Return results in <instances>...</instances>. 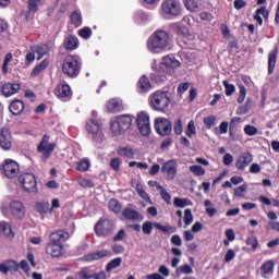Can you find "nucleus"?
<instances>
[{
    "mask_svg": "<svg viewBox=\"0 0 279 279\" xmlns=\"http://www.w3.org/2000/svg\"><path fill=\"white\" fill-rule=\"evenodd\" d=\"M70 238V233L64 230L51 233L50 243L46 247V253L52 257H60L64 251L63 242H66Z\"/></svg>",
    "mask_w": 279,
    "mask_h": 279,
    "instance_id": "f257e3e1",
    "label": "nucleus"
},
{
    "mask_svg": "<svg viewBox=\"0 0 279 279\" xmlns=\"http://www.w3.org/2000/svg\"><path fill=\"white\" fill-rule=\"evenodd\" d=\"M147 49L153 53H161L170 48V36L165 31L155 32L147 40Z\"/></svg>",
    "mask_w": 279,
    "mask_h": 279,
    "instance_id": "f03ea898",
    "label": "nucleus"
},
{
    "mask_svg": "<svg viewBox=\"0 0 279 279\" xmlns=\"http://www.w3.org/2000/svg\"><path fill=\"white\" fill-rule=\"evenodd\" d=\"M83 66L82 58L75 54H68L63 59L61 71L70 78H75L81 74Z\"/></svg>",
    "mask_w": 279,
    "mask_h": 279,
    "instance_id": "7ed1b4c3",
    "label": "nucleus"
},
{
    "mask_svg": "<svg viewBox=\"0 0 279 279\" xmlns=\"http://www.w3.org/2000/svg\"><path fill=\"white\" fill-rule=\"evenodd\" d=\"M133 116L121 114L110 121V131L113 136H121L128 132L133 125Z\"/></svg>",
    "mask_w": 279,
    "mask_h": 279,
    "instance_id": "20e7f679",
    "label": "nucleus"
},
{
    "mask_svg": "<svg viewBox=\"0 0 279 279\" xmlns=\"http://www.w3.org/2000/svg\"><path fill=\"white\" fill-rule=\"evenodd\" d=\"M116 225L113 220L100 218L94 226V232L99 238H108L113 235Z\"/></svg>",
    "mask_w": 279,
    "mask_h": 279,
    "instance_id": "39448f33",
    "label": "nucleus"
},
{
    "mask_svg": "<svg viewBox=\"0 0 279 279\" xmlns=\"http://www.w3.org/2000/svg\"><path fill=\"white\" fill-rule=\"evenodd\" d=\"M170 104V98L168 97L167 92H155L149 97V106L153 110H157L158 112H162L166 110Z\"/></svg>",
    "mask_w": 279,
    "mask_h": 279,
    "instance_id": "423d86ee",
    "label": "nucleus"
},
{
    "mask_svg": "<svg viewBox=\"0 0 279 279\" xmlns=\"http://www.w3.org/2000/svg\"><path fill=\"white\" fill-rule=\"evenodd\" d=\"M50 135L45 134L37 146V153L41 155V160L47 162L51 158L54 149L57 148V143H49Z\"/></svg>",
    "mask_w": 279,
    "mask_h": 279,
    "instance_id": "0eeeda50",
    "label": "nucleus"
},
{
    "mask_svg": "<svg viewBox=\"0 0 279 279\" xmlns=\"http://www.w3.org/2000/svg\"><path fill=\"white\" fill-rule=\"evenodd\" d=\"M19 183L26 193L36 194L38 192L37 179L34 173L25 172L20 174Z\"/></svg>",
    "mask_w": 279,
    "mask_h": 279,
    "instance_id": "6e6552de",
    "label": "nucleus"
},
{
    "mask_svg": "<svg viewBox=\"0 0 279 279\" xmlns=\"http://www.w3.org/2000/svg\"><path fill=\"white\" fill-rule=\"evenodd\" d=\"M171 29L177 35V41L181 47L190 45L195 39V36L189 32L186 26L171 24Z\"/></svg>",
    "mask_w": 279,
    "mask_h": 279,
    "instance_id": "1a4fd4ad",
    "label": "nucleus"
},
{
    "mask_svg": "<svg viewBox=\"0 0 279 279\" xmlns=\"http://www.w3.org/2000/svg\"><path fill=\"white\" fill-rule=\"evenodd\" d=\"M161 11L166 16L175 19L182 15V5L180 0H163L161 2Z\"/></svg>",
    "mask_w": 279,
    "mask_h": 279,
    "instance_id": "9d476101",
    "label": "nucleus"
},
{
    "mask_svg": "<svg viewBox=\"0 0 279 279\" xmlns=\"http://www.w3.org/2000/svg\"><path fill=\"white\" fill-rule=\"evenodd\" d=\"M86 132L92 135V138L96 143H101L105 138L102 133V126L99 121L89 119L86 121Z\"/></svg>",
    "mask_w": 279,
    "mask_h": 279,
    "instance_id": "9b49d317",
    "label": "nucleus"
},
{
    "mask_svg": "<svg viewBox=\"0 0 279 279\" xmlns=\"http://www.w3.org/2000/svg\"><path fill=\"white\" fill-rule=\"evenodd\" d=\"M1 171L7 179H15L20 172V165L13 159H5L1 166Z\"/></svg>",
    "mask_w": 279,
    "mask_h": 279,
    "instance_id": "f8f14e48",
    "label": "nucleus"
},
{
    "mask_svg": "<svg viewBox=\"0 0 279 279\" xmlns=\"http://www.w3.org/2000/svg\"><path fill=\"white\" fill-rule=\"evenodd\" d=\"M136 124L142 136L148 137L151 134V125L149 123V116L142 111L137 113Z\"/></svg>",
    "mask_w": 279,
    "mask_h": 279,
    "instance_id": "ddd939ff",
    "label": "nucleus"
},
{
    "mask_svg": "<svg viewBox=\"0 0 279 279\" xmlns=\"http://www.w3.org/2000/svg\"><path fill=\"white\" fill-rule=\"evenodd\" d=\"M155 131L159 136H162V137L170 136V134L172 133V124L170 120L166 118L156 119Z\"/></svg>",
    "mask_w": 279,
    "mask_h": 279,
    "instance_id": "4468645a",
    "label": "nucleus"
},
{
    "mask_svg": "<svg viewBox=\"0 0 279 279\" xmlns=\"http://www.w3.org/2000/svg\"><path fill=\"white\" fill-rule=\"evenodd\" d=\"M180 66V62L175 60L173 56H166L162 58V62L159 64L160 71L166 74H173L174 70Z\"/></svg>",
    "mask_w": 279,
    "mask_h": 279,
    "instance_id": "2eb2a0df",
    "label": "nucleus"
},
{
    "mask_svg": "<svg viewBox=\"0 0 279 279\" xmlns=\"http://www.w3.org/2000/svg\"><path fill=\"white\" fill-rule=\"evenodd\" d=\"M161 173L166 180L172 181L178 173V162L174 159L167 160L161 167Z\"/></svg>",
    "mask_w": 279,
    "mask_h": 279,
    "instance_id": "dca6fc26",
    "label": "nucleus"
},
{
    "mask_svg": "<svg viewBox=\"0 0 279 279\" xmlns=\"http://www.w3.org/2000/svg\"><path fill=\"white\" fill-rule=\"evenodd\" d=\"M9 210L12 217L16 220H23L26 215V207L21 201H11L9 205Z\"/></svg>",
    "mask_w": 279,
    "mask_h": 279,
    "instance_id": "f3484780",
    "label": "nucleus"
},
{
    "mask_svg": "<svg viewBox=\"0 0 279 279\" xmlns=\"http://www.w3.org/2000/svg\"><path fill=\"white\" fill-rule=\"evenodd\" d=\"M106 110L109 114H118L125 110L123 100L120 98H111L106 102Z\"/></svg>",
    "mask_w": 279,
    "mask_h": 279,
    "instance_id": "a211bd4d",
    "label": "nucleus"
},
{
    "mask_svg": "<svg viewBox=\"0 0 279 279\" xmlns=\"http://www.w3.org/2000/svg\"><path fill=\"white\" fill-rule=\"evenodd\" d=\"M0 147L4 151H9L12 148V136L10 129L7 126H3L0 131Z\"/></svg>",
    "mask_w": 279,
    "mask_h": 279,
    "instance_id": "6ab92c4d",
    "label": "nucleus"
},
{
    "mask_svg": "<svg viewBox=\"0 0 279 279\" xmlns=\"http://www.w3.org/2000/svg\"><path fill=\"white\" fill-rule=\"evenodd\" d=\"M54 94L58 98L70 100L72 98V89L69 84H59L54 89Z\"/></svg>",
    "mask_w": 279,
    "mask_h": 279,
    "instance_id": "aec40b11",
    "label": "nucleus"
},
{
    "mask_svg": "<svg viewBox=\"0 0 279 279\" xmlns=\"http://www.w3.org/2000/svg\"><path fill=\"white\" fill-rule=\"evenodd\" d=\"M263 19L265 22H268L269 20V11L265 5L257 8L255 14H253V20H255L258 26H263Z\"/></svg>",
    "mask_w": 279,
    "mask_h": 279,
    "instance_id": "412c9836",
    "label": "nucleus"
},
{
    "mask_svg": "<svg viewBox=\"0 0 279 279\" xmlns=\"http://www.w3.org/2000/svg\"><path fill=\"white\" fill-rule=\"evenodd\" d=\"M253 155L251 153H244L242 154V156H240V158H238L236 161V169L240 171L245 170V168H247L252 162H253Z\"/></svg>",
    "mask_w": 279,
    "mask_h": 279,
    "instance_id": "4be33fe9",
    "label": "nucleus"
},
{
    "mask_svg": "<svg viewBox=\"0 0 279 279\" xmlns=\"http://www.w3.org/2000/svg\"><path fill=\"white\" fill-rule=\"evenodd\" d=\"M278 52H279V48H278V46H275V48L268 53L267 64H268V74L269 75L274 74L277 59H278Z\"/></svg>",
    "mask_w": 279,
    "mask_h": 279,
    "instance_id": "5701e85b",
    "label": "nucleus"
},
{
    "mask_svg": "<svg viewBox=\"0 0 279 279\" xmlns=\"http://www.w3.org/2000/svg\"><path fill=\"white\" fill-rule=\"evenodd\" d=\"M19 264L15 260L9 259L0 263V272L8 275L9 271H17Z\"/></svg>",
    "mask_w": 279,
    "mask_h": 279,
    "instance_id": "b1692460",
    "label": "nucleus"
},
{
    "mask_svg": "<svg viewBox=\"0 0 279 279\" xmlns=\"http://www.w3.org/2000/svg\"><path fill=\"white\" fill-rule=\"evenodd\" d=\"M21 89V85L17 83H7L2 86L1 93L5 97H10L14 94H16Z\"/></svg>",
    "mask_w": 279,
    "mask_h": 279,
    "instance_id": "393cba45",
    "label": "nucleus"
},
{
    "mask_svg": "<svg viewBox=\"0 0 279 279\" xmlns=\"http://www.w3.org/2000/svg\"><path fill=\"white\" fill-rule=\"evenodd\" d=\"M136 88H137V92L141 94L149 92V89L151 88V82L149 81V77L146 75H143L138 80L136 84Z\"/></svg>",
    "mask_w": 279,
    "mask_h": 279,
    "instance_id": "a878e982",
    "label": "nucleus"
},
{
    "mask_svg": "<svg viewBox=\"0 0 279 279\" xmlns=\"http://www.w3.org/2000/svg\"><path fill=\"white\" fill-rule=\"evenodd\" d=\"M122 216L129 221H136L144 218L136 209H131L130 207H125L122 210Z\"/></svg>",
    "mask_w": 279,
    "mask_h": 279,
    "instance_id": "bb28decb",
    "label": "nucleus"
},
{
    "mask_svg": "<svg viewBox=\"0 0 279 279\" xmlns=\"http://www.w3.org/2000/svg\"><path fill=\"white\" fill-rule=\"evenodd\" d=\"M24 108L25 104L20 99L13 100L9 106V110L12 114H14V117L22 114V112H24Z\"/></svg>",
    "mask_w": 279,
    "mask_h": 279,
    "instance_id": "cd10ccee",
    "label": "nucleus"
},
{
    "mask_svg": "<svg viewBox=\"0 0 279 279\" xmlns=\"http://www.w3.org/2000/svg\"><path fill=\"white\" fill-rule=\"evenodd\" d=\"M112 253L108 250H102V251H97L95 253L92 254H87L84 256V259L86 262H93V260H99L104 257H108L109 255H111Z\"/></svg>",
    "mask_w": 279,
    "mask_h": 279,
    "instance_id": "c85d7f7f",
    "label": "nucleus"
},
{
    "mask_svg": "<svg viewBox=\"0 0 279 279\" xmlns=\"http://www.w3.org/2000/svg\"><path fill=\"white\" fill-rule=\"evenodd\" d=\"M78 47V39L77 37L70 35L63 40V48L65 50H75Z\"/></svg>",
    "mask_w": 279,
    "mask_h": 279,
    "instance_id": "c756f323",
    "label": "nucleus"
},
{
    "mask_svg": "<svg viewBox=\"0 0 279 279\" xmlns=\"http://www.w3.org/2000/svg\"><path fill=\"white\" fill-rule=\"evenodd\" d=\"M32 51L38 53L37 60L39 61L51 51V48L48 45L43 44L32 47Z\"/></svg>",
    "mask_w": 279,
    "mask_h": 279,
    "instance_id": "7c9ffc66",
    "label": "nucleus"
},
{
    "mask_svg": "<svg viewBox=\"0 0 279 279\" xmlns=\"http://www.w3.org/2000/svg\"><path fill=\"white\" fill-rule=\"evenodd\" d=\"M117 155L128 159H134L136 151L132 147H119L117 149Z\"/></svg>",
    "mask_w": 279,
    "mask_h": 279,
    "instance_id": "2f4dec72",
    "label": "nucleus"
},
{
    "mask_svg": "<svg viewBox=\"0 0 279 279\" xmlns=\"http://www.w3.org/2000/svg\"><path fill=\"white\" fill-rule=\"evenodd\" d=\"M108 208L111 213L118 215L122 211L123 205L118 198H110L108 202Z\"/></svg>",
    "mask_w": 279,
    "mask_h": 279,
    "instance_id": "473e14b6",
    "label": "nucleus"
},
{
    "mask_svg": "<svg viewBox=\"0 0 279 279\" xmlns=\"http://www.w3.org/2000/svg\"><path fill=\"white\" fill-rule=\"evenodd\" d=\"M96 272L92 267H84L77 272L78 279H93Z\"/></svg>",
    "mask_w": 279,
    "mask_h": 279,
    "instance_id": "72a5a7b5",
    "label": "nucleus"
},
{
    "mask_svg": "<svg viewBox=\"0 0 279 279\" xmlns=\"http://www.w3.org/2000/svg\"><path fill=\"white\" fill-rule=\"evenodd\" d=\"M90 168V161L87 158H83L75 163V170L80 172H86Z\"/></svg>",
    "mask_w": 279,
    "mask_h": 279,
    "instance_id": "f704fd0d",
    "label": "nucleus"
},
{
    "mask_svg": "<svg viewBox=\"0 0 279 279\" xmlns=\"http://www.w3.org/2000/svg\"><path fill=\"white\" fill-rule=\"evenodd\" d=\"M123 258L122 257H116L113 259H111L110 262H108V264L106 265L105 270L107 272H110L113 269H117L118 267H120L122 265Z\"/></svg>",
    "mask_w": 279,
    "mask_h": 279,
    "instance_id": "c9c22d12",
    "label": "nucleus"
},
{
    "mask_svg": "<svg viewBox=\"0 0 279 279\" xmlns=\"http://www.w3.org/2000/svg\"><path fill=\"white\" fill-rule=\"evenodd\" d=\"M45 0H28L27 1V8H28V13H37L39 11V5L43 4Z\"/></svg>",
    "mask_w": 279,
    "mask_h": 279,
    "instance_id": "e433bc0d",
    "label": "nucleus"
},
{
    "mask_svg": "<svg viewBox=\"0 0 279 279\" xmlns=\"http://www.w3.org/2000/svg\"><path fill=\"white\" fill-rule=\"evenodd\" d=\"M70 23H72V25H74L75 27L82 26L83 20L78 11H72V14H70Z\"/></svg>",
    "mask_w": 279,
    "mask_h": 279,
    "instance_id": "4c0bfd02",
    "label": "nucleus"
},
{
    "mask_svg": "<svg viewBox=\"0 0 279 279\" xmlns=\"http://www.w3.org/2000/svg\"><path fill=\"white\" fill-rule=\"evenodd\" d=\"M136 192L138 196L145 202L151 203V198H149V194H147V191L144 189V185L142 183L136 184Z\"/></svg>",
    "mask_w": 279,
    "mask_h": 279,
    "instance_id": "58836bf2",
    "label": "nucleus"
},
{
    "mask_svg": "<svg viewBox=\"0 0 279 279\" xmlns=\"http://www.w3.org/2000/svg\"><path fill=\"white\" fill-rule=\"evenodd\" d=\"M173 205L177 208H184L186 206H193V203H192V201H190V198H179V197H175L173 199Z\"/></svg>",
    "mask_w": 279,
    "mask_h": 279,
    "instance_id": "ea45409f",
    "label": "nucleus"
},
{
    "mask_svg": "<svg viewBox=\"0 0 279 279\" xmlns=\"http://www.w3.org/2000/svg\"><path fill=\"white\" fill-rule=\"evenodd\" d=\"M157 190L160 192L161 198L166 202L167 205H171V195L169 192L165 189V186L158 184Z\"/></svg>",
    "mask_w": 279,
    "mask_h": 279,
    "instance_id": "a19ab883",
    "label": "nucleus"
},
{
    "mask_svg": "<svg viewBox=\"0 0 279 279\" xmlns=\"http://www.w3.org/2000/svg\"><path fill=\"white\" fill-rule=\"evenodd\" d=\"M155 228H157L159 231L163 232L165 234H172L177 231L175 227L162 226L160 223H155Z\"/></svg>",
    "mask_w": 279,
    "mask_h": 279,
    "instance_id": "79ce46f5",
    "label": "nucleus"
},
{
    "mask_svg": "<svg viewBox=\"0 0 279 279\" xmlns=\"http://www.w3.org/2000/svg\"><path fill=\"white\" fill-rule=\"evenodd\" d=\"M154 227H156V223H153L151 221H146L142 226V231L145 235H151V232H154Z\"/></svg>",
    "mask_w": 279,
    "mask_h": 279,
    "instance_id": "37998d69",
    "label": "nucleus"
},
{
    "mask_svg": "<svg viewBox=\"0 0 279 279\" xmlns=\"http://www.w3.org/2000/svg\"><path fill=\"white\" fill-rule=\"evenodd\" d=\"M190 171L196 177H203L206 173V170L199 165H192Z\"/></svg>",
    "mask_w": 279,
    "mask_h": 279,
    "instance_id": "c03bdc74",
    "label": "nucleus"
},
{
    "mask_svg": "<svg viewBox=\"0 0 279 279\" xmlns=\"http://www.w3.org/2000/svg\"><path fill=\"white\" fill-rule=\"evenodd\" d=\"M36 208L40 214H52L50 203H37Z\"/></svg>",
    "mask_w": 279,
    "mask_h": 279,
    "instance_id": "a18cd8bd",
    "label": "nucleus"
},
{
    "mask_svg": "<svg viewBox=\"0 0 279 279\" xmlns=\"http://www.w3.org/2000/svg\"><path fill=\"white\" fill-rule=\"evenodd\" d=\"M275 268V263L271 260L265 262L262 267L260 270L264 275L270 274L274 271Z\"/></svg>",
    "mask_w": 279,
    "mask_h": 279,
    "instance_id": "49530a36",
    "label": "nucleus"
},
{
    "mask_svg": "<svg viewBox=\"0 0 279 279\" xmlns=\"http://www.w3.org/2000/svg\"><path fill=\"white\" fill-rule=\"evenodd\" d=\"M121 165H122V160L119 157H114L110 160V168L114 171V172H120L121 170Z\"/></svg>",
    "mask_w": 279,
    "mask_h": 279,
    "instance_id": "de8ad7c7",
    "label": "nucleus"
},
{
    "mask_svg": "<svg viewBox=\"0 0 279 279\" xmlns=\"http://www.w3.org/2000/svg\"><path fill=\"white\" fill-rule=\"evenodd\" d=\"M204 206L206 207V214L213 218L217 214L216 207H211L213 203L211 201H204Z\"/></svg>",
    "mask_w": 279,
    "mask_h": 279,
    "instance_id": "09e8293b",
    "label": "nucleus"
},
{
    "mask_svg": "<svg viewBox=\"0 0 279 279\" xmlns=\"http://www.w3.org/2000/svg\"><path fill=\"white\" fill-rule=\"evenodd\" d=\"M244 134H246V136H256L258 134V129L254 125H246L244 126Z\"/></svg>",
    "mask_w": 279,
    "mask_h": 279,
    "instance_id": "8fccbe9b",
    "label": "nucleus"
},
{
    "mask_svg": "<svg viewBox=\"0 0 279 279\" xmlns=\"http://www.w3.org/2000/svg\"><path fill=\"white\" fill-rule=\"evenodd\" d=\"M93 35L92 29L89 26H84L81 31H78V36L84 39H89Z\"/></svg>",
    "mask_w": 279,
    "mask_h": 279,
    "instance_id": "3c124183",
    "label": "nucleus"
},
{
    "mask_svg": "<svg viewBox=\"0 0 279 279\" xmlns=\"http://www.w3.org/2000/svg\"><path fill=\"white\" fill-rule=\"evenodd\" d=\"M228 50L231 54H235L238 53V50H239V44H238V40L235 38H233L229 45H228Z\"/></svg>",
    "mask_w": 279,
    "mask_h": 279,
    "instance_id": "603ef678",
    "label": "nucleus"
},
{
    "mask_svg": "<svg viewBox=\"0 0 279 279\" xmlns=\"http://www.w3.org/2000/svg\"><path fill=\"white\" fill-rule=\"evenodd\" d=\"M48 64H49V62H48L47 60L41 61L40 64H38V65L34 69L33 74H34V75H37V74H39L40 72L45 71V70L47 69Z\"/></svg>",
    "mask_w": 279,
    "mask_h": 279,
    "instance_id": "864d4df0",
    "label": "nucleus"
},
{
    "mask_svg": "<svg viewBox=\"0 0 279 279\" xmlns=\"http://www.w3.org/2000/svg\"><path fill=\"white\" fill-rule=\"evenodd\" d=\"M173 131H174V134L180 136L182 135V132H183V125H182V121L181 119L179 118L174 124H173Z\"/></svg>",
    "mask_w": 279,
    "mask_h": 279,
    "instance_id": "5fc2aeb1",
    "label": "nucleus"
},
{
    "mask_svg": "<svg viewBox=\"0 0 279 279\" xmlns=\"http://www.w3.org/2000/svg\"><path fill=\"white\" fill-rule=\"evenodd\" d=\"M12 232V227L7 222H0V233L10 235Z\"/></svg>",
    "mask_w": 279,
    "mask_h": 279,
    "instance_id": "6e6d98bb",
    "label": "nucleus"
},
{
    "mask_svg": "<svg viewBox=\"0 0 279 279\" xmlns=\"http://www.w3.org/2000/svg\"><path fill=\"white\" fill-rule=\"evenodd\" d=\"M196 134V128H195V123L193 120H191L189 123H187V131H186V136L189 138L192 137V135H195Z\"/></svg>",
    "mask_w": 279,
    "mask_h": 279,
    "instance_id": "4d7b16f0",
    "label": "nucleus"
},
{
    "mask_svg": "<svg viewBox=\"0 0 279 279\" xmlns=\"http://www.w3.org/2000/svg\"><path fill=\"white\" fill-rule=\"evenodd\" d=\"M184 5L189 11H195L198 9V3L194 0H184Z\"/></svg>",
    "mask_w": 279,
    "mask_h": 279,
    "instance_id": "13d9d810",
    "label": "nucleus"
},
{
    "mask_svg": "<svg viewBox=\"0 0 279 279\" xmlns=\"http://www.w3.org/2000/svg\"><path fill=\"white\" fill-rule=\"evenodd\" d=\"M215 122H216V116H208V117L204 118V124L208 130H210L213 128Z\"/></svg>",
    "mask_w": 279,
    "mask_h": 279,
    "instance_id": "bf43d9fd",
    "label": "nucleus"
},
{
    "mask_svg": "<svg viewBox=\"0 0 279 279\" xmlns=\"http://www.w3.org/2000/svg\"><path fill=\"white\" fill-rule=\"evenodd\" d=\"M246 190H247L246 184H242L234 189V195L236 197H244V193L246 192Z\"/></svg>",
    "mask_w": 279,
    "mask_h": 279,
    "instance_id": "052dcab7",
    "label": "nucleus"
},
{
    "mask_svg": "<svg viewBox=\"0 0 279 279\" xmlns=\"http://www.w3.org/2000/svg\"><path fill=\"white\" fill-rule=\"evenodd\" d=\"M223 85L226 87V95L231 96L235 90V86L233 84H229L228 81H223Z\"/></svg>",
    "mask_w": 279,
    "mask_h": 279,
    "instance_id": "680f3d73",
    "label": "nucleus"
},
{
    "mask_svg": "<svg viewBox=\"0 0 279 279\" xmlns=\"http://www.w3.org/2000/svg\"><path fill=\"white\" fill-rule=\"evenodd\" d=\"M193 222V215L191 209L184 210V225L190 226Z\"/></svg>",
    "mask_w": 279,
    "mask_h": 279,
    "instance_id": "e2e57ef3",
    "label": "nucleus"
},
{
    "mask_svg": "<svg viewBox=\"0 0 279 279\" xmlns=\"http://www.w3.org/2000/svg\"><path fill=\"white\" fill-rule=\"evenodd\" d=\"M246 245H250L251 248H253V251H256V248L258 247V240L256 236H251L248 239H246Z\"/></svg>",
    "mask_w": 279,
    "mask_h": 279,
    "instance_id": "0e129e2a",
    "label": "nucleus"
},
{
    "mask_svg": "<svg viewBox=\"0 0 279 279\" xmlns=\"http://www.w3.org/2000/svg\"><path fill=\"white\" fill-rule=\"evenodd\" d=\"M247 90L246 87L244 85H240V96H238V101L240 104H243V101L245 100Z\"/></svg>",
    "mask_w": 279,
    "mask_h": 279,
    "instance_id": "69168bd1",
    "label": "nucleus"
},
{
    "mask_svg": "<svg viewBox=\"0 0 279 279\" xmlns=\"http://www.w3.org/2000/svg\"><path fill=\"white\" fill-rule=\"evenodd\" d=\"M175 272L177 274L183 272V274L190 275V274L193 272V269H192V267L189 264H185V265L181 266L180 268H178L175 270Z\"/></svg>",
    "mask_w": 279,
    "mask_h": 279,
    "instance_id": "338daca9",
    "label": "nucleus"
},
{
    "mask_svg": "<svg viewBox=\"0 0 279 279\" xmlns=\"http://www.w3.org/2000/svg\"><path fill=\"white\" fill-rule=\"evenodd\" d=\"M151 80L155 81L157 84H160L167 80L166 75H160V73L156 72L151 75Z\"/></svg>",
    "mask_w": 279,
    "mask_h": 279,
    "instance_id": "774afa93",
    "label": "nucleus"
}]
</instances>
